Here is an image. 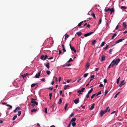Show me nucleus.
<instances>
[{
    "label": "nucleus",
    "mask_w": 127,
    "mask_h": 127,
    "mask_svg": "<svg viewBox=\"0 0 127 127\" xmlns=\"http://www.w3.org/2000/svg\"><path fill=\"white\" fill-rule=\"evenodd\" d=\"M121 60L119 58L116 59L115 60H113L112 62V64L111 67H113L114 65H117L120 61Z\"/></svg>",
    "instance_id": "1"
},
{
    "label": "nucleus",
    "mask_w": 127,
    "mask_h": 127,
    "mask_svg": "<svg viewBox=\"0 0 127 127\" xmlns=\"http://www.w3.org/2000/svg\"><path fill=\"white\" fill-rule=\"evenodd\" d=\"M85 89V88H82L81 90H78L77 91V93H79V95L81 94H82L81 92H84V91Z\"/></svg>",
    "instance_id": "2"
},
{
    "label": "nucleus",
    "mask_w": 127,
    "mask_h": 127,
    "mask_svg": "<svg viewBox=\"0 0 127 127\" xmlns=\"http://www.w3.org/2000/svg\"><path fill=\"white\" fill-rule=\"evenodd\" d=\"M31 102L32 103V106L34 107L35 105H37L38 102H37L34 101H31Z\"/></svg>",
    "instance_id": "3"
},
{
    "label": "nucleus",
    "mask_w": 127,
    "mask_h": 127,
    "mask_svg": "<svg viewBox=\"0 0 127 127\" xmlns=\"http://www.w3.org/2000/svg\"><path fill=\"white\" fill-rule=\"evenodd\" d=\"M93 33V32H89L88 33H87L85 34L84 35L85 37H86L91 35Z\"/></svg>",
    "instance_id": "4"
},
{
    "label": "nucleus",
    "mask_w": 127,
    "mask_h": 127,
    "mask_svg": "<svg viewBox=\"0 0 127 127\" xmlns=\"http://www.w3.org/2000/svg\"><path fill=\"white\" fill-rule=\"evenodd\" d=\"M106 113L105 112L104 110H101L99 113V115L100 116V117H102L103 115Z\"/></svg>",
    "instance_id": "5"
},
{
    "label": "nucleus",
    "mask_w": 127,
    "mask_h": 127,
    "mask_svg": "<svg viewBox=\"0 0 127 127\" xmlns=\"http://www.w3.org/2000/svg\"><path fill=\"white\" fill-rule=\"evenodd\" d=\"M73 101H74V102L75 104H77L79 102V99L78 98H77L76 99H75V100H73Z\"/></svg>",
    "instance_id": "6"
},
{
    "label": "nucleus",
    "mask_w": 127,
    "mask_h": 127,
    "mask_svg": "<svg viewBox=\"0 0 127 127\" xmlns=\"http://www.w3.org/2000/svg\"><path fill=\"white\" fill-rule=\"evenodd\" d=\"M21 109V108L19 107H17L16 109L14 110V113H16L17 112L18 110H20Z\"/></svg>",
    "instance_id": "7"
},
{
    "label": "nucleus",
    "mask_w": 127,
    "mask_h": 127,
    "mask_svg": "<svg viewBox=\"0 0 127 127\" xmlns=\"http://www.w3.org/2000/svg\"><path fill=\"white\" fill-rule=\"evenodd\" d=\"M125 39V38L120 39L116 42V43H118L120 42H122L123 40Z\"/></svg>",
    "instance_id": "8"
},
{
    "label": "nucleus",
    "mask_w": 127,
    "mask_h": 127,
    "mask_svg": "<svg viewBox=\"0 0 127 127\" xmlns=\"http://www.w3.org/2000/svg\"><path fill=\"white\" fill-rule=\"evenodd\" d=\"M40 72H38V74H36L35 75V77L36 78H38L40 76Z\"/></svg>",
    "instance_id": "9"
},
{
    "label": "nucleus",
    "mask_w": 127,
    "mask_h": 127,
    "mask_svg": "<svg viewBox=\"0 0 127 127\" xmlns=\"http://www.w3.org/2000/svg\"><path fill=\"white\" fill-rule=\"evenodd\" d=\"M124 80H123L120 83V84L119 85V86L120 87H121L124 84Z\"/></svg>",
    "instance_id": "10"
},
{
    "label": "nucleus",
    "mask_w": 127,
    "mask_h": 127,
    "mask_svg": "<svg viewBox=\"0 0 127 127\" xmlns=\"http://www.w3.org/2000/svg\"><path fill=\"white\" fill-rule=\"evenodd\" d=\"M95 104L94 103H93L92 104L91 108H90V110H92L94 108V107L95 106Z\"/></svg>",
    "instance_id": "11"
},
{
    "label": "nucleus",
    "mask_w": 127,
    "mask_h": 127,
    "mask_svg": "<svg viewBox=\"0 0 127 127\" xmlns=\"http://www.w3.org/2000/svg\"><path fill=\"white\" fill-rule=\"evenodd\" d=\"M70 87V86L68 85H65L64 86V89L65 90H66L69 87Z\"/></svg>",
    "instance_id": "12"
},
{
    "label": "nucleus",
    "mask_w": 127,
    "mask_h": 127,
    "mask_svg": "<svg viewBox=\"0 0 127 127\" xmlns=\"http://www.w3.org/2000/svg\"><path fill=\"white\" fill-rule=\"evenodd\" d=\"M105 57L104 56H102L101 57V61L102 62L104 61L105 59Z\"/></svg>",
    "instance_id": "13"
},
{
    "label": "nucleus",
    "mask_w": 127,
    "mask_h": 127,
    "mask_svg": "<svg viewBox=\"0 0 127 127\" xmlns=\"http://www.w3.org/2000/svg\"><path fill=\"white\" fill-rule=\"evenodd\" d=\"M76 34L78 35V36H79L82 34V33L81 32L79 31L78 32H77L76 33Z\"/></svg>",
    "instance_id": "14"
},
{
    "label": "nucleus",
    "mask_w": 127,
    "mask_h": 127,
    "mask_svg": "<svg viewBox=\"0 0 127 127\" xmlns=\"http://www.w3.org/2000/svg\"><path fill=\"white\" fill-rule=\"evenodd\" d=\"M45 65L47 68H49L50 67L49 63H47V64H46Z\"/></svg>",
    "instance_id": "15"
},
{
    "label": "nucleus",
    "mask_w": 127,
    "mask_h": 127,
    "mask_svg": "<svg viewBox=\"0 0 127 127\" xmlns=\"http://www.w3.org/2000/svg\"><path fill=\"white\" fill-rule=\"evenodd\" d=\"M70 49H71V50L72 51H73L75 53H76V50L75 49V48H74V47H71Z\"/></svg>",
    "instance_id": "16"
},
{
    "label": "nucleus",
    "mask_w": 127,
    "mask_h": 127,
    "mask_svg": "<svg viewBox=\"0 0 127 127\" xmlns=\"http://www.w3.org/2000/svg\"><path fill=\"white\" fill-rule=\"evenodd\" d=\"M123 25L124 27L123 29L125 30V28H126V25L125 22H123Z\"/></svg>",
    "instance_id": "17"
},
{
    "label": "nucleus",
    "mask_w": 127,
    "mask_h": 127,
    "mask_svg": "<svg viewBox=\"0 0 127 127\" xmlns=\"http://www.w3.org/2000/svg\"><path fill=\"white\" fill-rule=\"evenodd\" d=\"M94 77H95L94 75H91V79L90 80V82H91L93 80V78H94Z\"/></svg>",
    "instance_id": "18"
},
{
    "label": "nucleus",
    "mask_w": 127,
    "mask_h": 127,
    "mask_svg": "<svg viewBox=\"0 0 127 127\" xmlns=\"http://www.w3.org/2000/svg\"><path fill=\"white\" fill-rule=\"evenodd\" d=\"M86 66L87 68H88L90 66V64L89 63H87L86 65Z\"/></svg>",
    "instance_id": "19"
},
{
    "label": "nucleus",
    "mask_w": 127,
    "mask_h": 127,
    "mask_svg": "<svg viewBox=\"0 0 127 127\" xmlns=\"http://www.w3.org/2000/svg\"><path fill=\"white\" fill-rule=\"evenodd\" d=\"M111 10V9L109 8H108L107 9H105V12H107L108 11H110Z\"/></svg>",
    "instance_id": "20"
},
{
    "label": "nucleus",
    "mask_w": 127,
    "mask_h": 127,
    "mask_svg": "<svg viewBox=\"0 0 127 127\" xmlns=\"http://www.w3.org/2000/svg\"><path fill=\"white\" fill-rule=\"evenodd\" d=\"M76 120V119L75 118H72L71 120V122H75Z\"/></svg>",
    "instance_id": "21"
},
{
    "label": "nucleus",
    "mask_w": 127,
    "mask_h": 127,
    "mask_svg": "<svg viewBox=\"0 0 127 127\" xmlns=\"http://www.w3.org/2000/svg\"><path fill=\"white\" fill-rule=\"evenodd\" d=\"M37 110L36 109H33L31 110V112H35Z\"/></svg>",
    "instance_id": "22"
},
{
    "label": "nucleus",
    "mask_w": 127,
    "mask_h": 127,
    "mask_svg": "<svg viewBox=\"0 0 127 127\" xmlns=\"http://www.w3.org/2000/svg\"><path fill=\"white\" fill-rule=\"evenodd\" d=\"M117 35V34L116 33H115L113 34V35L112 36V39H113Z\"/></svg>",
    "instance_id": "23"
},
{
    "label": "nucleus",
    "mask_w": 127,
    "mask_h": 127,
    "mask_svg": "<svg viewBox=\"0 0 127 127\" xmlns=\"http://www.w3.org/2000/svg\"><path fill=\"white\" fill-rule=\"evenodd\" d=\"M120 77H119L117 79V84H118L119 83L120 80Z\"/></svg>",
    "instance_id": "24"
},
{
    "label": "nucleus",
    "mask_w": 127,
    "mask_h": 127,
    "mask_svg": "<svg viewBox=\"0 0 127 127\" xmlns=\"http://www.w3.org/2000/svg\"><path fill=\"white\" fill-rule=\"evenodd\" d=\"M6 105L7 106L9 107L8 108L9 109H10L12 108V107L11 106L9 105V104H6Z\"/></svg>",
    "instance_id": "25"
},
{
    "label": "nucleus",
    "mask_w": 127,
    "mask_h": 127,
    "mask_svg": "<svg viewBox=\"0 0 127 127\" xmlns=\"http://www.w3.org/2000/svg\"><path fill=\"white\" fill-rule=\"evenodd\" d=\"M17 115H14L12 118V120L13 121L15 120V119L17 118Z\"/></svg>",
    "instance_id": "26"
},
{
    "label": "nucleus",
    "mask_w": 127,
    "mask_h": 127,
    "mask_svg": "<svg viewBox=\"0 0 127 127\" xmlns=\"http://www.w3.org/2000/svg\"><path fill=\"white\" fill-rule=\"evenodd\" d=\"M65 39L66 40V39L68 37L69 35L67 34H65Z\"/></svg>",
    "instance_id": "27"
},
{
    "label": "nucleus",
    "mask_w": 127,
    "mask_h": 127,
    "mask_svg": "<svg viewBox=\"0 0 127 127\" xmlns=\"http://www.w3.org/2000/svg\"><path fill=\"white\" fill-rule=\"evenodd\" d=\"M96 42V40H93L92 42V44L93 45H95Z\"/></svg>",
    "instance_id": "28"
},
{
    "label": "nucleus",
    "mask_w": 127,
    "mask_h": 127,
    "mask_svg": "<svg viewBox=\"0 0 127 127\" xmlns=\"http://www.w3.org/2000/svg\"><path fill=\"white\" fill-rule=\"evenodd\" d=\"M71 65V64H64L63 65V67L65 66H69Z\"/></svg>",
    "instance_id": "29"
},
{
    "label": "nucleus",
    "mask_w": 127,
    "mask_h": 127,
    "mask_svg": "<svg viewBox=\"0 0 127 127\" xmlns=\"http://www.w3.org/2000/svg\"><path fill=\"white\" fill-rule=\"evenodd\" d=\"M37 83L33 84L31 85V86L32 87H33L37 85Z\"/></svg>",
    "instance_id": "30"
},
{
    "label": "nucleus",
    "mask_w": 127,
    "mask_h": 127,
    "mask_svg": "<svg viewBox=\"0 0 127 127\" xmlns=\"http://www.w3.org/2000/svg\"><path fill=\"white\" fill-rule=\"evenodd\" d=\"M76 125V123L75 122H72V125L73 127H74Z\"/></svg>",
    "instance_id": "31"
},
{
    "label": "nucleus",
    "mask_w": 127,
    "mask_h": 127,
    "mask_svg": "<svg viewBox=\"0 0 127 127\" xmlns=\"http://www.w3.org/2000/svg\"><path fill=\"white\" fill-rule=\"evenodd\" d=\"M83 22V21H82L79 23L78 25V27H80L82 25V23Z\"/></svg>",
    "instance_id": "32"
},
{
    "label": "nucleus",
    "mask_w": 127,
    "mask_h": 127,
    "mask_svg": "<svg viewBox=\"0 0 127 127\" xmlns=\"http://www.w3.org/2000/svg\"><path fill=\"white\" fill-rule=\"evenodd\" d=\"M91 15H92V16L93 17H94V18L95 19V14L94 13H93V12L92 13Z\"/></svg>",
    "instance_id": "33"
},
{
    "label": "nucleus",
    "mask_w": 127,
    "mask_h": 127,
    "mask_svg": "<svg viewBox=\"0 0 127 127\" xmlns=\"http://www.w3.org/2000/svg\"><path fill=\"white\" fill-rule=\"evenodd\" d=\"M96 94H95L93 95L91 97V99H92L96 95Z\"/></svg>",
    "instance_id": "34"
},
{
    "label": "nucleus",
    "mask_w": 127,
    "mask_h": 127,
    "mask_svg": "<svg viewBox=\"0 0 127 127\" xmlns=\"http://www.w3.org/2000/svg\"><path fill=\"white\" fill-rule=\"evenodd\" d=\"M89 74L88 73H85L84 74L83 76L84 77H86Z\"/></svg>",
    "instance_id": "35"
},
{
    "label": "nucleus",
    "mask_w": 127,
    "mask_h": 127,
    "mask_svg": "<svg viewBox=\"0 0 127 127\" xmlns=\"http://www.w3.org/2000/svg\"><path fill=\"white\" fill-rule=\"evenodd\" d=\"M62 99L61 98H60L59 100V102H58V104H60L62 103Z\"/></svg>",
    "instance_id": "36"
},
{
    "label": "nucleus",
    "mask_w": 127,
    "mask_h": 127,
    "mask_svg": "<svg viewBox=\"0 0 127 127\" xmlns=\"http://www.w3.org/2000/svg\"><path fill=\"white\" fill-rule=\"evenodd\" d=\"M46 73H47V74L48 75H49L51 73L50 71L48 70L46 71Z\"/></svg>",
    "instance_id": "37"
},
{
    "label": "nucleus",
    "mask_w": 127,
    "mask_h": 127,
    "mask_svg": "<svg viewBox=\"0 0 127 127\" xmlns=\"http://www.w3.org/2000/svg\"><path fill=\"white\" fill-rule=\"evenodd\" d=\"M52 95V93H50L49 94L50 99V100H51V99Z\"/></svg>",
    "instance_id": "38"
},
{
    "label": "nucleus",
    "mask_w": 127,
    "mask_h": 127,
    "mask_svg": "<svg viewBox=\"0 0 127 127\" xmlns=\"http://www.w3.org/2000/svg\"><path fill=\"white\" fill-rule=\"evenodd\" d=\"M109 108V107L108 106L106 108V109H105V110H104L105 111V112L106 113L107 112V111L108 110Z\"/></svg>",
    "instance_id": "39"
},
{
    "label": "nucleus",
    "mask_w": 127,
    "mask_h": 127,
    "mask_svg": "<svg viewBox=\"0 0 127 127\" xmlns=\"http://www.w3.org/2000/svg\"><path fill=\"white\" fill-rule=\"evenodd\" d=\"M120 93V92H118V93H117L115 95V96H114V98H116L117 96V95H119V94Z\"/></svg>",
    "instance_id": "40"
},
{
    "label": "nucleus",
    "mask_w": 127,
    "mask_h": 127,
    "mask_svg": "<svg viewBox=\"0 0 127 127\" xmlns=\"http://www.w3.org/2000/svg\"><path fill=\"white\" fill-rule=\"evenodd\" d=\"M105 42L104 41L100 45V46L101 47H102L104 45V44H105Z\"/></svg>",
    "instance_id": "41"
},
{
    "label": "nucleus",
    "mask_w": 127,
    "mask_h": 127,
    "mask_svg": "<svg viewBox=\"0 0 127 127\" xmlns=\"http://www.w3.org/2000/svg\"><path fill=\"white\" fill-rule=\"evenodd\" d=\"M68 105V103H66L65 104V106H64V109L65 110H66L67 108V107Z\"/></svg>",
    "instance_id": "42"
},
{
    "label": "nucleus",
    "mask_w": 127,
    "mask_h": 127,
    "mask_svg": "<svg viewBox=\"0 0 127 127\" xmlns=\"http://www.w3.org/2000/svg\"><path fill=\"white\" fill-rule=\"evenodd\" d=\"M44 56L43 55H42L41 57H40V59H41L43 60L44 58Z\"/></svg>",
    "instance_id": "43"
},
{
    "label": "nucleus",
    "mask_w": 127,
    "mask_h": 127,
    "mask_svg": "<svg viewBox=\"0 0 127 127\" xmlns=\"http://www.w3.org/2000/svg\"><path fill=\"white\" fill-rule=\"evenodd\" d=\"M90 94V93L88 92V93L86 95V97H87V98H88L89 97Z\"/></svg>",
    "instance_id": "44"
},
{
    "label": "nucleus",
    "mask_w": 127,
    "mask_h": 127,
    "mask_svg": "<svg viewBox=\"0 0 127 127\" xmlns=\"http://www.w3.org/2000/svg\"><path fill=\"white\" fill-rule=\"evenodd\" d=\"M73 61L72 59L71 58H70L69 60L67 62L69 63L71 61Z\"/></svg>",
    "instance_id": "45"
},
{
    "label": "nucleus",
    "mask_w": 127,
    "mask_h": 127,
    "mask_svg": "<svg viewBox=\"0 0 127 127\" xmlns=\"http://www.w3.org/2000/svg\"><path fill=\"white\" fill-rule=\"evenodd\" d=\"M44 58L43 59V60H45L46 59H47L48 57V56L47 55H45L44 57Z\"/></svg>",
    "instance_id": "46"
},
{
    "label": "nucleus",
    "mask_w": 127,
    "mask_h": 127,
    "mask_svg": "<svg viewBox=\"0 0 127 127\" xmlns=\"http://www.w3.org/2000/svg\"><path fill=\"white\" fill-rule=\"evenodd\" d=\"M110 11L111 12H114V10L113 8H112L111 9V10H110Z\"/></svg>",
    "instance_id": "47"
},
{
    "label": "nucleus",
    "mask_w": 127,
    "mask_h": 127,
    "mask_svg": "<svg viewBox=\"0 0 127 127\" xmlns=\"http://www.w3.org/2000/svg\"><path fill=\"white\" fill-rule=\"evenodd\" d=\"M108 91L107 90H106L105 92L104 95H105L108 92Z\"/></svg>",
    "instance_id": "48"
},
{
    "label": "nucleus",
    "mask_w": 127,
    "mask_h": 127,
    "mask_svg": "<svg viewBox=\"0 0 127 127\" xmlns=\"http://www.w3.org/2000/svg\"><path fill=\"white\" fill-rule=\"evenodd\" d=\"M112 49H110L109 50V53L111 54H112Z\"/></svg>",
    "instance_id": "49"
},
{
    "label": "nucleus",
    "mask_w": 127,
    "mask_h": 127,
    "mask_svg": "<svg viewBox=\"0 0 127 127\" xmlns=\"http://www.w3.org/2000/svg\"><path fill=\"white\" fill-rule=\"evenodd\" d=\"M121 9H122L123 8L125 9L126 8V7L124 6H122L121 7Z\"/></svg>",
    "instance_id": "50"
},
{
    "label": "nucleus",
    "mask_w": 127,
    "mask_h": 127,
    "mask_svg": "<svg viewBox=\"0 0 127 127\" xmlns=\"http://www.w3.org/2000/svg\"><path fill=\"white\" fill-rule=\"evenodd\" d=\"M101 21H102V20H101V19H100L99 20V22L98 23V25H99L101 24Z\"/></svg>",
    "instance_id": "51"
},
{
    "label": "nucleus",
    "mask_w": 127,
    "mask_h": 127,
    "mask_svg": "<svg viewBox=\"0 0 127 127\" xmlns=\"http://www.w3.org/2000/svg\"><path fill=\"white\" fill-rule=\"evenodd\" d=\"M18 116H19L21 114V111H18Z\"/></svg>",
    "instance_id": "52"
},
{
    "label": "nucleus",
    "mask_w": 127,
    "mask_h": 127,
    "mask_svg": "<svg viewBox=\"0 0 127 127\" xmlns=\"http://www.w3.org/2000/svg\"><path fill=\"white\" fill-rule=\"evenodd\" d=\"M93 91V89L92 88L91 89V90L89 91L88 92L90 93L92 92V91Z\"/></svg>",
    "instance_id": "53"
},
{
    "label": "nucleus",
    "mask_w": 127,
    "mask_h": 127,
    "mask_svg": "<svg viewBox=\"0 0 127 127\" xmlns=\"http://www.w3.org/2000/svg\"><path fill=\"white\" fill-rule=\"evenodd\" d=\"M40 80L41 81H43V82H45V80L44 78H43L40 79Z\"/></svg>",
    "instance_id": "54"
},
{
    "label": "nucleus",
    "mask_w": 127,
    "mask_h": 127,
    "mask_svg": "<svg viewBox=\"0 0 127 127\" xmlns=\"http://www.w3.org/2000/svg\"><path fill=\"white\" fill-rule=\"evenodd\" d=\"M47 108H45L44 112L45 113H47Z\"/></svg>",
    "instance_id": "55"
},
{
    "label": "nucleus",
    "mask_w": 127,
    "mask_h": 127,
    "mask_svg": "<svg viewBox=\"0 0 127 127\" xmlns=\"http://www.w3.org/2000/svg\"><path fill=\"white\" fill-rule=\"evenodd\" d=\"M109 47V46L108 45H107L106 47L104 48V49H105V50H106Z\"/></svg>",
    "instance_id": "56"
},
{
    "label": "nucleus",
    "mask_w": 127,
    "mask_h": 127,
    "mask_svg": "<svg viewBox=\"0 0 127 127\" xmlns=\"http://www.w3.org/2000/svg\"><path fill=\"white\" fill-rule=\"evenodd\" d=\"M103 82L105 83H106L107 82V80L106 79H104L103 81Z\"/></svg>",
    "instance_id": "57"
},
{
    "label": "nucleus",
    "mask_w": 127,
    "mask_h": 127,
    "mask_svg": "<svg viewBox=\"0 0 127 127\" xmlns=\"http://www.w3.org/2000/svg\"><path fill=\"white\" fill-rule=\"evenodd\" d=\"M48 89H49L51 90H52L53 89V87H52V88L49 87V88H48Z\"/></svg>",
    "instance_id": "58"
},
{
    "label": "nucleus",
    "mask_w": 127,
    "mask_h": 127,
    "mask_svg": "<svg viewBox=\"0 0 127 127\" xmlns=\"http://www.w3.org/2000/svg\"><path fill=\"white\" fill-rule=\"evenodd\" d=\"M59 54L60 55L62 53V51L60 50H59Z\"/></svg>",
    "instance_id": "59"
},
{
    "label": "nucleus",
    "mask_w": 127,
    "mask_h": 127,
    "mask_svg": "<svg viewBox=\"0 0 127 127\" xmlns=\"http://www.w3.org/2000/svg\"><path fill=\"white\" fill-rule=\"evenodd\" d=\"M103 86V85L102 84H101L99 85V86L100 87H102Z\"/></svg>",
    "instance_id": "60"
},
{
    "label": "nucleus",
    "mask_w": 127,
    "mask_h": 127,
    "mask_svg": "<svg viewBox=\"0 0 127 127\" xmlns=\"http://www.w3.org/2000/svg\"><path fill=\"white\" fill-rule=\"evenodd\" d=\"M119 26L118 25H117L116 27V28L115 29V30H117L119 27Z\"/></svg>",
    "instance_id": "61"
},
{
    "label": "nucleus",
    "mask_w": 127,
    "mask_h": 127,
    "mask_svg": "<svg viewBox=\"0 0 127 127\" xmlns=\"http://www.w3.org/2000/svg\"><path fill=\"white\" fill-rule=\"evenodd\" d=\"M63 51L64 52H65L66 51V50L64 48H63Z\"/></svg>",
    "instance_id": "62"
},
{
    "label": "nucleus",
    "mask_w": 127,
    "mask_h": 127,
    "mask_svg": "<svg viewBox=\"0 0 127 127\" xmlns=\"http://www.w3.org/2000/svg\"><path fill=\"white\" fill-rule=\"evenodd\" d=\"M22 77H23V78L25 77H26V75H25V74H24L22 75Z\"/></svg>",
    "instance_id": "63"
},
{
    "label": "nucleus",
    "mask_w": 127,
    "mask_h": 127,
    "mask_svg": "<svg viewBox=\"0 0 127 127\" xmlns=\"http://www.w3.org/2000/svg\"><path fill=\"white\" fill-rule=\"evenodd\" d=\"M127 33V31H125L123 32V33L124 34H125L126 33Z\"/></svg>",
    "instance_id": "64"
}]
</instances>
